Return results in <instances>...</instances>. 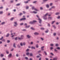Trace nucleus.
Here are the masks:
<instances>
[{
	"instance_id": "nucleus-1",
	"label": "nucleus",
	"mask_w": 60,
	"mask_h": 60,
	"mask_svg": "<svg viewBox=\"0 0 60 60\" xmlns=\"http://www.w3.org/2000/svg\"><path fill=\"white\" fill-rule=\"evenodd\" d=\"M36 16L37 17V18H38V20L39 21V23H40V24H41V19H40V18L39 17V16H38V15H37Z\"/></svg>"
},
{
	"instance_id": "nucleus-2",
	"label": "nucleus",
	"mask_w": 60,
	"mask_h": 60,
	"mask_svg": "<svg viewBox=\"0 0 60 60\" xmlns=\"http://www.w3.org/2000/svg\"><path fill=\"white\" fill-rule=\"evenodd\" d=\"M48 15V13H47L45 15L43 16L44 17V19H47V17H46V16Z\"/></svg>"
},
{
	"instance_id": "nucleus-3",
	"label": "nucleus",
	"mask_w": 60,
	"mask_h": 60,
	"mask_svg": "<svg viewBox=\"0 0 60 60\" xmlns=\"http://www.w3.org/2000/svg\"><path fill=\"white\" fill-rule=\"evenodd\" d=\"M36 22H37V21L35 20H33V22H30L29 23L30 24H34V23Z\"/></svg>"
},
{
	"instance_id": "nucleus-4",
	"label": "nucleus",
	"mask_w": 60,
	"mask_h": 60,
	"mask_svg": "<svg viewBox=\"0 0 60 60\" xmlns=\"http://www.w3.org/2000/svg\"><path fill=\"white\" fill-rule=\"evenodd\" d=\"M24 37V36L23 35H22L21 36V38H18V39L19 40H22L23 39V38Z\"/></svg>"
},
{
	"instance_id": "nucleus-5",
	"label": "nucleus",
	"mask_w": 60,
	"mask_h": 60,
	"mask_svg": "<svg viewBox=\"0 0 60 60\" xmlns=\"http://www.w3.org/2000/svg\"><path fill=\"white\" fill-rule=\"evenodd\" d=\"M32 8V10H34L35 11H38V10L35 8L34 7H33Z\"/></svg>"
},
{
	"instance_id": "nucleus-6",
	"label": "nucleus",
	"mask_w": 60,
	"mask_h": 60,
	"mask_svg": "<svg viewBox=\"0 0 60 60\" xmlns=\"http://www.w3.org/2000/svg\"><path fill=\"white\" fill-rule=\"evenodd\" d=\"M14 23L15 25H14V26H17V25H18V24H17V22H15Z\"/></svg>"
},
{
	"instance_id": "nucleus-7",
	"label": "nucleus",
	"mask_w": 60,
	"mask_h": 60,
	"mask_svg": "<svg viewBox=\"0 0 60 60\" xmlns=\"http://www.w3.org/2000/svg\"><path fill=\"white\" fill-rule=\"evenodd\" d=\"M44 48V46H43L41 47V50L42 51L44 50L43 48Z\"/></svg>"
},
{
	"instance_id": "nucleus-8",
	"label": "nucleus",
	"mask_w": 60,
	"mask_h": 60,
	"mask_svg": "<svg viewBox=\"0 0 60 60\" xmlns=\"http://www.w3.org/2000/svg\"><path fill=\"white\" fill-rule=\"evenodd\" d=\"M26 19V18H22L20 19V20L21 21L22 20H25Z\"/></svg>"
},
{
	"instance_id": "nucleus-9",
	"label": "nucleus",
	"mask_w": 60,
	"mask_h": 60,
	"mask_svg": "<svg viewBox=\"0 0 60 60\" xmlns=\"http://www.w3.org/2000/svg\"><path fill=\"white\" fill-rule=\"evenodd\" d=\"M35 35H38L39 34V33L37 32H35L34 33Z\"/></svg>"
},
{
	"instance_id": "nucleus-10",
	"label": "nucleus",
	"mask_w": 60,
	"mask_h": 60,
	"mask_svg": "<svg viewBox=\"0 0 60 60\" xmlns=\"http://www.w3.org/2000/svg\"><path fill=\"white\" fill-rule=\"evenodd\" d=\"M27 37L28 38H30V36L28 35L27 36Z\"/></svg>"
},
{
	"instance_id": "nucleus-11",
	"label": "nucleus",
	"mask_w": 60,
	"mask_h": 60,
	"mask_svg": "<svg viewBox=\"0 0 60 60\" xmlns=\"http://www.w3.org/2000/svg\"><path fill=\"white\" fill-rule=\"evenodd\" d=\"M52 8H55V7L54 6L52 7L51 8H50L49 9V10H51V9H52Z\"/></svg>"
},
{
	"instance_id": "nucleus-12",
	"label": "nucleus",
	"mask_w": 60,
	"mask_h": 60,
	"mask_svg": "<svg viewBox=\"0 0 60 60\" xmlns=\"http://www.w3.org/2000/svg\"><path fill=\"white\" fill-rule=\"evenodd\" d=\"M11 54H10L8 55V56L9 57H11Z\"/></svg>"
},
{
	"instance_id": "nucleus-13",
	"label": "nucleus",
	"mask_w": 60,
	"mask_h": 60,
	"mask_svg": "<svg viewBox=\"0 0 60 60\" xmlns=\"http://www.w3.org/2000/svg\"><path fill=\"white\" fill-rule=\"evenodd\" d=\"M31 49H35V47H33V46H32L31 47Z\"/></svg>"
},
{
	"instance_id": "nucleus-14",
	"label": "nucleus",
	"mask_w": 60,
	"mask_h": 60,
	"mask_svg": "<svg viewBox=\"0 0 60 60\" xmlns=\"http://www.w3.org/2000/svg\"><path fill=\"white\" fill-rule=\"evenodd\" d=\"M0 56H1V57H3L4 56V55L3 54H1L0 55Z\"/></svg>"
},
{
	"instance_id": "nucleus-15",
	"label": "nucleus",
	"mask_w": 60,
	"mask_h": 60,
	"mask_svg": "<svg viewBox=\"0 0 60 60\" xmlns=\"http://www.w3.org/2000/svg\"><path fill=\"white\" fill-rule=\"evenodd\" d=\"M13 46L14 48H16V46H15V44H14L13 45Z\"/></svg>"
},
{
	"instance_id": "nucleus-16",
	"label": "nucleus",
	"mask_w": 60,
	"mask_h": 60,
	"mask_svg": "<svg viewBox=\"0 0 60 60\" xmlns=\"http://www.w3.org/2000/svg\"><path fill=\"white\" fill-rule=\"evenodd\" d=\"M9 35V34H8L6 36V37H8Z\"/></svg>"
},
{
	"instance_id": "nucleus-17",
	"label": "nucleus",
	"mask_w": 60,
	"mask_h": 60,
	"mask_svg": "<svg viewBox=\"0 0 60 60\" xmlns=\"http://www.w3.org/2000/svg\"><path fill=\"white\" fill-rule=\"evenodd\" d=\"M31 29H32V30H34V29L33 28V27H31Z\"/></svg>"
},
{
	"instance_id": "nucleus-18",
	"label": "nucleus",
	"mask_w": 60,
	"mask_h": 60,
	"mask_svg": "<svg viewBox=\"0 0 60 60\" xmlns=\"http://www.w3.org/2000/svg\"><path fill=\"white\" fill-rule=\"evenodd\" d=\"M46 6L47 8H49V5L48 4H47L46 5Z\"/></svg>"
},
{
	"instance_id": "nucleus-19",
	"label": "nucleus",
	"mask_w": 60,
	"mask_h": 60,
	"mask_svg": "<svg viewBox=\"0 0 60 60\" xmlns=\"http://www.w3.org/2000/svg\"><path fill=\"white\" fill-rule=\"evenodd\" d=\"M33 13H37V12L35 11H33Z\"/></svg>"
},
{
	"instance_id": "nucleus-20",
	"label": "nucleus",
	"mask_w": 60,
	"mask_h": 60,
	"mask_svg": "<svg viewBox=\"0 0 60 60\" xmlns=\"http://www.w3.org/2000/svg\"><path fill=\"white\" fill-rule=\"evenodd\" d=\"M54 22H55V21H53L52 22V24H53L54 23Z\"/></svg>"
},
{
	"instance_id": "nucleus-21",
	"label": "nucleus",
	"mask_w": 60,
	"mask_h": 60,
	"mask_svg": "<svg viewBox=\"0 0 60 60\" xmlns=\"http://www.w3.org/2000/svg\"><path fill=\"white\" fill-rule=\"evenodd\" d=\"M50 54H51V55L52 56H54V54H53V53H50Z\"/></svg>"
},
{
	"instance_id": "nucleus-22",
	"label": "nucleus",
	"mask_w": 60,
	"mask_h": 60,
	"mask_svg": "<svg viewBox=\"0 0 60 60\" xmlns=\"http://www.w3.org/2000/svg\"><path fill=\"white\" fill-rule=\"evenodd\" d=\"M50 50H52L53 49V48L52 47H51L50 48Z\"/></svg>"
},
{
	"instance_id": "nucleus-23",
	"label": "nucleus",
	"mask_w": 60,
	"mask_h": 60,
	"mask_svg": "<svg viewBox=\"0 0 60 60\" xmlns=\"http://www.w3.org/2000/svg\"><path fill=\"white\" fill-rule=\"evenodd\" d=\"M6 52L7 54H8L9 53V51H8L7 50L6 51Z\"/></svg>"
},
{
	"instance_id": "nucleus-24",
	"label": "nucleus",
	"mask_w": 60,
	"mask_h": 60,
	"mask_svg": "<svg viewBox=\"0 0 60 60\" xmlns=\"http://www.w3.org/2000/svg\"><path fill=\"white\" fill-rule=\"evenodd\" d=\"M30 27V26H27L26 27V28H28Z\"/></svg>"
},
{
	"instance_id": "nucleus-25",
	"label": "nucleus",
	"mask_w": 60,
	"mask_h": 60,
	"mask_svg": "<svg viewBox=\"0 0 60 60\" xmlns=\"http://www.w3.org/2000/svg\"><path fill=\"white\" fill-rule=\"evenodd\" d=\"M57 60V58H54L53 59V60Z\"/></svg>"
},
{
	"instance_id": "nucleus-26",
	"label": "nucleus",
	"mask_w": 60,
	"mask_h": 60,
	"mask_svg": "<svg viewBox=\"0 0 60 60\" xmlns=\"http://www.w3.org/2000/svg\"><path fill=\"white\" fill-rule=\"evenodd\" d=\"M59 14V13L58 12V13H56V15H58V14Z\"/></svg>"
},
{
	"instance_id": "nucleus-27",
	"label": "nucleus",
	"mask_w": 60,
	"mask_h": 60,
	"mask_svg": "<svg viewBox=\"0 0 60 60\" xmlns=\"http://www.w3.org/2000/svg\"><path fill=\"white\" fill-rule=\"evenodd\" d=\"M20 4H17L16 5L17 6H19V5H20Z\"/></svg>"
},
{
	"instance_id": "nucleus-28",
	"label": "nucleus",
	"mask_w": 60,
	"mask_h": 60,
	"mask_svg": "<svg viewBox=\"0 0 60 60\" xmlns=\"http://www.w3.org/2000/svg\"><path fill=\"white\" fill-rule=\"evenodd\" d=\"M29 8V7L28 6H27L26 7V9H28Z\"/></svg>"
},
{
	"instance_id": "nucleus-29",
	"label": "nucleus",
	"mask_w": 60,
	"mask_h": 60,
	"mask_svg": "<svg viewBox=\"0 0 60 60\" xmlns=\"http://www.w3.org/2000/svg\"><path fill=\"white\" fill-rule=\"evenodd\" d=\"M45 53V54L46 55V56L47 55V53H46V52H45V51L44 52Z\"/></svg>"
},
{
	"instance_id": "nucleus-30",
	"label": "nucleus",
	"mask_w": 60,
	"mask_h": 60,
	"mask_svg": "<svg viewBox=\"0 0 60 60\" xmlns=\"http://www.w3.org/2000/svg\"><path fill=\"white\" fill-rule=\"evenodd\" d=\"M41 30H44V28H41Z\"/></svg>"
},
{
	"instance_id": "nucleus-31",
	"label": "nucleus",
	"mask_w": 60,
	"mask_h": 60,
	"mask_svg": "<svg viewBox=\"0 0 60 60\" xmlns=\"http://www.w3.org/2000/svg\"><path fill=\"white\" fill-rule=\"evenodd\" d=\"M29 54V52H27L26 53V54L27 55H28Z\"/></svg>"
},
{
	"instance_id": "nucleus-32",
	"label": "nucleus",
	"mask_w": 60,
	"mask_h": 60,
	"mask_svg": "<svg viewBox=\"0 0 60 60\" xmlns=\"http://www.w3.org/2000/svg\"><path fill=\"white\" fill-rule=\"evenodd\" d=\"M28 1H27L26 2H24V3H26V4H27V3H28Z\"/></svg>"
},
{
	"instance_id": "nucleus-33",
	"label": "nucleus",
	"mask_w": 60,
	"mask_h": 60,
	"mask_svg": "<svg viewBox=\"0 0 60 60\" xmlns=\"http://www.w3.org/2000/svg\"><path fill=\"white\" fill-rule=\"evenodd\" d=\"M20 45L22 46H23V44H22V43H20Z\"/></svg>"
},
{
	"instance_id": "nucleus-34",
	"label": "nucleus",
	"mask_w": 60,
	"mask_h": 60,
	"mask_svg": "<svg viewBox=\"0 0 60 60\" xmlns=\"http://www.w3.org/2000/svg\"><path fill=\"white\" fill-rule=\"evenodd\" d=\"M3 13V12L2 11H1L0 12V14H2V13Z\"/></svg>"
},
{
	"instance_id": "nucleus-35",
	"label": "nucleus",
	"mask_w": 60,
	"mask_h": 60,
	"mask_svg": "<svg viewBox=\"0 0 60 60\" xmlns=\"http://www.w3.org/2000/svg\"><path fill=\"white\" fill-rule=\"evenodd\" d=\"M25 58L26 60H27L28 59V58H27V57H25Z\"/></svg>"
},
{
	"instance_id": "nucleus-36",
	"label": "nucleus",
	"mask_w": 60,
	"mask_h": 60,
	"mask_svg": "<svg viewBox=\"0 0 60 60\" xmlns=\"http://www.w3.org/2000/svg\"><path fill=\"white\" fill-rule=\"evenodd\" d=\"M14 19V18H12L10 20H13V19Z\"/></svg>"
},
{
	"instance_id": "nucleus-37",
	"label": "nucleus",
	"mask_w": 60,
	"mask_h": 60,
	"mask_svg": "<svg viewBox=\"0 0 60 60\" xmlns=\"http://www.w3.org/2000/svg\"><path fill=\"white\" fill-rule=\"evenodd\" d=\"M30 56H33V54L32 53H30Z\"/></svg>"
},
{
	"instance_id": "nucleus-38",
	"label": "nucleus",
	"mask_w": 60,
	"mask_h": 60,
	"mask_svg": "<svg viewBox=\"0 0 60 60\" xmlns=\"http://www.w3.org/2000/svg\"><path fill=\"white\" fill-rule=\"evenodd\" d=\"M53 35H54V36H55V35H56V33H54L53 34Z\"/></svg>"
},
{
	"instance_id": "nucleus-39",
	"label": "nucleus",
	"mask_w": 60,
	"mask_h": 60,
	"mask_svg": "<svg viewBox=\"0 0 60 60\" xmlns=\"http://www.w3.org/2000/svg\"><path fill=\"white\" fill-rule=\"evenodd\" d=\"M53 26V27H54V28H55V29H56V27L55 26Z\"/></svg>"
},
{
	"instance_id": "nucleus-40",
	"label": "nucleus",
	"mask_w": 60,
	"mask_h": 60,
	"mask_svg": "<svg viewBox=\"0 0 60 60\" xmlns=\"http://www.w3.org/2000/svg\"><path fill=\"white\" fill-rule=\"evenodd\" d=\"M36 48H38V45H36Z\"/></svg>"
},
{
	"instance_id": "nucleus-41",
	"label": "nucleus",
	"mask_w": 60,
	"mask_h": 60,
	"mask_svg": "<svg viewBox=\"0 0 60 60\" xmlns=\"http://www.w3.org/2000/svg\"><path fill=\"white\" fill-rule=\"evenodd\" d=\"M5 23V22H3L2 23L1 25H3V24H4Z\"/></svg>"
},
{
	"instance_id": "nucleus-42",
	"label": "nucleus",
	"mask_w": 60,
	"mask_h": 60,
	"mask_svg": "<svg viewBox=\"0 0 60 60\" xmlns=\"http://www.w3.org/2000/svg\"><path fill=\"white\" fill-rule=\"evenodd\" d=\"M2 41H5V40L4 39H3L2 40Z\"/></svg>"
},
{
	"instance_id": "nucleus-43",
	"label": "nucleus",
	"mask_w": 60,
	"mask_h": 60,
	"mask_svg": "<svg viewBox=\"0 0 60 60\" xmlns=\"http://www.w3.org/2000/svg\"><path fill=\"white\" fill-rule=\"evenodd\" d=\"M29 51V49H27L26 50V51H27V52H28Z\"/></svg>"
},
{
	"instance_id": "nucleus-44",
	"label": "nucleus",
	"mask_w": 60,
	"mask_h": 60,
	"mask_svg": "<svg viewBox=\"0 0 60 60\" xmlns=\"http://www.w3.org/2000/svg\"><path fill=\"white\" fill-rule=\"evenodd\" d=\"M56 46H58V44H56Z\"/></svg>"
},
{
	"instance_id": "nucleus-45",
	"label": "nucleus",
	"mask_w": 60,
	"mask_h": 60,
	"mask_svg": "<svg viewBox=\"0 0 60 60\" xmlns=\"http://www.w3.org/2000/svg\"><path fill=\"white\" fill-rule=\"evenodd\" d=\"M3 37H2V38H1L0 39V40H2V39H3Z\"/></svg>"
},
{
	"instance_id": "nucleus-46",
	"label": "nucleus",
	"mask_w": 60,
	"mask_h": 60,
	"mask_svg": "<svg viewBox=\"0 0 60 60\" xmlns=\"http://www.w3.org/2000/svg\"><path fill=\"white\" fill-rule=\"evenodd\" d=\"M50 46H53V44H50Z\"/></svg>"
},
{
	"instance_id": "nucleus-47",
	"label": "nucleus",
	"mask_w": 60,
	"mask_h": 60,
	"mask_svg": "<svg viewBox=\"0 0 60 60\" xmlns=\"http://www.w3.org/2000/svg\"><path fill=\"white\" fill-rule=\"evenodd\" d=\"M3 7H0V9H3Z\"/></svg>"
},
{
	"instance_id": "nucleus-48",
	"label": "nucleus",
	"mask_w": 60,
	"mask_h": 60,
	"mask_svg": "<svg viewBox=\"0 0 60 60\" xmlns=\"http://www.w3.org/2000/svg\"><path fill=\"white\" fill-rule=\"evenodd\" d=\"M41 51H39L38 52V53H41Z\"/></svg>"
},
{
	"instance_id": "nucleus-49",
	"label": "nucleus",
	"mask_w": 60,
	"mask_h": 60,
	"mask_svg": "<svg viewBox=\"0 0 60 60\" xmlns=\"http://www.w3.org/2000/svg\"><path fill=\"white\" fill-rule=\"evenodd\" d=\"M52 4H52V3H51L50 4V6H51L52 5Z\"/></svg>"
},
{
	"instance_id": "nucleus-50",
	"label": "nucleus",
	"mask_w": 60,
	"mask_h": 60,
	"mask_svg": "<svg viewBox=\"0 0 60 60\" xmlns=\"http://www.w3.org/2000/svg\"><path fill=\"white\" fill-rule=\"evenodd\" d=\"M48 30H47V31H45V33H48Z\"/></svg>"
},
{
	"instance_id": "nucleus-51",
	"label": "nucleus",
	"mask_w": 60,
	"mask_h": 60,
	"mask_svg": "<svg viewBox=\"0 0 60 60\" xmlns=\"http://www.w3.org/2000/svg\"><path fill=\"white\" fill-rule=\"evenodd\" d=\"M43 9V8L41 7H40V9L42 10Z\"/></svg>"
},
{
	"instance_id": "nucleus-52",
	"label": "nucleus",
	"mask_w": 60,
	"mask_h": 60,
	"mask_svg": "<svg viewBox=\"0 0 60 60\" xmlns=\"http://www.w3.org/2000/svg\"><path fill=\"white\" fill-rule=\"evenodd\" d=\"M40 57V56H37V58H39V57Z\"/></svg>"
},
{
	"instance_id": "nucleus-53",
	"label": "nucleus",
	"mask_w": 60,
	"mask_h": 60,
	"mask_svg": "<svg viewBox=\"0 0 60 60\" xmlns=\"http://www.w3.org/2000/svg\"><path fill=\"white\" fill-rule=\"evenodd\" d=\"M7 42L8 43H9V42H10V41H9V40H8L7 41Z\"/></svg>"
},
{
	"instance_id": "nucleus-54",
	"label": "nucleus",
	"mask_w": 60,
	"mask_h": 60,
	"mask_svg": "<svg viewBox=\"0 0 60 60\" xmlns=\"http://www.w3.org/2000/svg\"><path fill=\"white\" fill-rule=\"evenodd\" d=\"M17 37L16 38H15V40H17Z\"/></svg>"
},
{
	"instance_id": "nucleus-55",
	"label": "nucleus",
	"mask_w": 60,
	"mask_h": 60,
	"mask_svg": "<svg viewBox=\"0 0 60 60\" xmlns=\"http://www.w3.org/2000/svg\"><path fill=\"white\" fill-rule=\"evenodd\" d=\"M54 50L55 51H57L56 50V49H54Z\"/></svg>"
},
{
	"instance_id": "nucleus-56",
	"label": "nucleus",
	"mask_w": 60,
	"mask_h": 60,
	"mask_svg": "<svg viewBox=\"0 0 60 60\" xmlns=\"http://www.w3.org/2000/svg\"><path fill=\"white\" fill-rule=\"evenodd\" d=\"M57 49H60V48H59V47H58L57 48Z\"/></svg>"
},
{
	"instance_id": "nucleus-57",
	"label": "nucleus",
	"mask_w": 60,
	"mask_h": 60,
	"mask_svg": "<svg viewBox=\"0 0 60 60\" xmlns=\"http://www.w3.org/2000/svg\"><path fill=\"white\" fill-rule=\"evenodd\" d=\"M23 25V23H22L20 24V25Z\"/></svg>"
},
{
	"instance_id": "nucleus-58",
	"label": "nucleus",
	"mask_w": 60,
	"mask_h": 60,
	"mask_svg": "<svg viewBox=\"0 0 60 60\" xmlns=\"http://www.w3.org/2000/svg\"><path fill=\"white\" fill-rule=\"evenodd\" d=\"M30 44H33V42H31L30 43Z\"/></svg>"
},
{
	"instance_id": "nucleus-59",
	"label": "nucleus",
	"mask_w": 60,
	"mask_h": 60,
	"mask_svg": "<svg viewBox=\"0 0 60 60\" xmlns=\"http://www.w3.org/2000/svg\"><path fill=\"white\" fill-rule=\"evenodd\" d=\"M36 1H35L34 2H33V3H36Z\"/></svg>"
},
{
	"instance_id": "nucleus-60",
	"label": "nucleus",
	"mask_w": 60,
	"mask_h": 60,
	"mask_svg": "<svg viewBox=\"0 0 60 60\" xmlns=\"http://www.w3.org/2000/svg\"><path fill=\"white\" fill-rule=\"evenodd\" d=\"M11 3H13V0H11Z\"/></svg>"
},
{
	"instance_id": "nucleus-61",
	"label": "nucleus",
	"mask_w": 60,
	"mask_h": 60,
	"mask_svg": "<svg viewBox=\"0 0 60 60\" xmlns=\"http://www.w3.org/2000/svg\"><path fill=\"white\" fill-rule=\"evenodd\" d=\"M58 19H60V16H59L57 18Z\"/></svg>"
},
{
	"instance_id": "nucleus-62",
	"label": "nucleus",
	"mask_w": 60,
	"mask_h": 60,
	"mask_svg": "<svg viewBox=\"0 0 60 60\" xmlns=\"http://www.w3.org/2000/svg\"><path fill=\"white\" fill-rule=\"evenodd\" d=\"M23 12L24 14L26 13V12H25L24 11H23Z\"/></svg>"
},
{
	"instance_id": "nucleus-63",
	"label": "nucleus",
	"mask_w": 60,
	"mask_h": 60,
	"mask_svg": "<svg viewBox=\"0 0 60 60\" xmlns=\"http://www.w3.org/2000/svg\"><path fill=\"white\" fill-rule=\"evenodd\" d=\"M41 40H42V41H43V39L42 38H41Z\"/></svg>"
},
{
	"instance_id": "nucleus-64",
	"label": "nucleus",
	"mask_w": 60,
	"mask_h": 60,
	"mask_svg": "<svg viewBox=\"0 0 60 60\" xmlns=\"http://www.w3.org/2000/svg\"><path fill=\"white\" fill-rule=\"evenodd\" d=\"M23 14L22 13H20V14H19V15H22Z\"/></svg>"
}]
</instances>
